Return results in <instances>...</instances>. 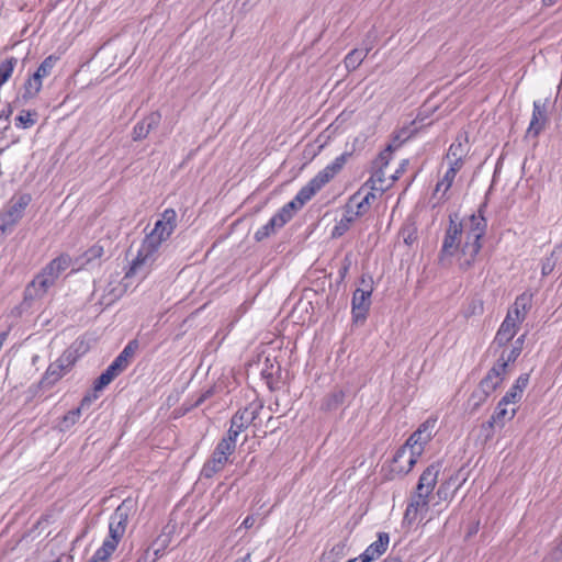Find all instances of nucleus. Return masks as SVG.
Returning <instances> with one entry per match:
<instances>
[{
  "instance_id": "obj_42",
  "label": "nucleus",
  "mask_w": 562,
  "mask_h": 562,
  "mask_svg": "<svg viewBox=\"0 0 562 562\" xmlns=\"http://www.w3.org/2000/svg\"><path fill=\"white\" fill-rule=\"evenodd\" d=\"M127 366L119 359L117 357L113 360V362L106 368L109 372H111L115 378L123 372Z\"/></svg>"
},
{
  "instance_id": "obj_53",
  "label": "nucleus",
  "mask_w": 562,
  "mask_h": 562,
  "mask_svg": "<svg viewBox=\"0 0 562 562\" xmlns=\"http://www.w3.org/2000/svg\"><path fill=\"white\" fill-rule=\"evenodd\" d=\"M559 0H541L543 7H552Z\"/></svg>"
},
{
  "instance_id": "obj_24",
  "label": "nucleus",
  "mask_w": 562,
  "mask_h": 562,
  "mask_svg": "<svg viewBox=\"0 0 562 562\" xmlns=\"http://www.w3.org/2000/svg\"><path fill=\"white\" fill-rule=\"evenodd\" d=\"M71 259L68 255H60L47 263L41 272L44 273L52 281L56 282L61 272L70 266Z\"/></svg>"
},
{
  "instance_id": "obj_34",
  "label": "nucleus",
  "mask_w": 562,
  "mask_h": 562,
  "mask_svg": "<svg viewBox=\"0 0 562 562\" xmlns=\"http://www.w3.org/2000/svg\"><path fill=\"white\" fill-rule=\"evenodd\" d=\"M81 416L80 407L69 411L61 419L59 424L60 431L69 430L74 425L77 424Z\"/></svg>"
},
{
  "instance_id": "obj_2",
  "label": "nucleus",
  "mask_w": 562,
  "mask_h": 562,
  "mask_svg": "<svg viewBox=\"0 0 562 562\" xmlns=\"http://www.w3.org/2000/svg\"><path fill=\"white\" fill-rule=\"evenodd\" d=\"M176 226V211L173 209H166L161 214V218L155 223L153 231L144 238L137 256L125 272L124 279H128L142 271L143 268H149L153 265L161 243L169 238Z\"/></svg>"
},
{
  "instance_id": "obj_14",
  "label": "nucleus",
  "mask_w": 562,
  "mask_h": 562,
  "mask_svg": "<svg viewBox=\"0 0 562 562\" xmlns=\"http://www.w3.org/2000/svg\"><path fill=\"white\" fill-rule=\"evenodd\" d=\"M418 451H414L407 446H402L393 457V471L398 474H407L417 462Z\"/></svg>"
},
{
  "instance_id": "obj_4",
  "label": "nucleus",
  "mask_w": 562,
  "mask_h": 562,
  "mask_svg": "<svg viewBox=\"0 0 562 562\" xmlns=\"http://www.w3.org/2000/svg\"><path fill=\"white\" fill-rule=\"evenodd\" d=\"M409 138V134L406 130H402L398 134H396L391 144L386 146L384 150H382L379 156L372 162V175L369 180L366 181L364 187H369L371 190L379 191L380 193L384 192L389 189L390 186L394 181L400 178L402 172L401 170H396L394 175H390L389 179H386L385 169L389 166L390 160L392 159L393 151L397 149L406 139Z\"/></svg>"
},
{
  "instance_id": "obj_52",
  "label": "nucleus",
  "mask_w": 562,
  "mask_h": 562,
  "mask_svg": "<svg viewBox=\"0 0 562 562\" xmlns=\"http://www.w3.org/2000/svg\"><path fill=\"white\" fill-rule=\"evenodd\" d=\"M348 562H369L366 557L361 553L359 557L350 559Z\"/></svg>"
},
{
  "instance_id": "obj_47",
  "label": "nucleus",
  "mask_w": 562,
  "mask_h": 562,
  "mask_svg": "<svg viewBox=\"0 0 562 562\" xmlns=\"http://www.w3.org/2000/svg\"><path fill=\"white\" fill-rule=\"evenodd\" d=\"M13 109L11 104H7V106L0 112V120L8 121L12 115Z\"/></svg>"
},
{
  "instance_id": "obj_46",
  "label": "nucleus",
  "mask_w": 562,
  "mask_h": 562,
  "mask_svg": "<svg viewBox=\"0 0 562 562\" xmlns=\"http://www.w3.org/2000/svg\"><path fill=\"white\" fill-rule=\"evenodd\" d=\"M125 291H126L125 285H119L116 288L109 290L108 293H109V295H111L110 301H115V300L120 299L124 294Z\"/></svg>"
},
{
  "instance_id": "obj_3",
  "label": "nucleus",
  "mask_w": 562,
  "mask_h": 562,
  "mask_svg": "<svg viewBox=\"0 0 562 562\" xmlns=\"http://www.w3.org/2000/svg\"><path fill=\"white\" fill-rule=\"evenodd\" d=\"M441 465L439 463L430 464L419 476L416 491L411 496L404 513V522L413 525L417 520L423 519L429 505V495L432 493L440 473Z\"/></svg>"
},
{
  "instance_id": "obj_45",
  "label": "nucleus",
  "mask_w": 562,
  "mask_h": 562,
  "mask_svg": "<svg viewBox=\"0 0 562 562\" xmlns=\"http://www.w3.org/2000/svg\"><path fill=\"white\" fill-rule=\"evenodd\" d=\"M528 382H529V374L524 373L517 378V380L515 381L513 386H515L516 389H518V391L524 393V390L527 387Z\"/></svg>"
},
{
  "instance_id": "obj_13",
  "label": "nucleus",
  "mask_w": 562,
  "mask_h": 562,
  "mask_svg": "<svg viewBox=\"0 0 562 562\" xmlns=\"http://www.w3.org/2000/svg\"><path fill=\"white\" fill-rule=\"evenodd\" d=\"M549 99L533 101L532 115L528 127V134L538 136L546 127L548 122Z\"/></svg>"
},
{
  "instance_id": "obj_35",
  "label": "nucleus",
  "mask_w": 562,
  "mask_h": 562,
  "mask_svg": "<svg viewBox=\"0 0 562 562\" xmlns=\"http://www.w3.org/2000/svg\"><path fill=\"white\" fill-rule=\"evenodd\" d=\"M104 255L103 246L95 244L91 246L85 254L82 255V265H90L95 260H99Z\"/></svg>"
},
{
  "instance_id": "obj_30",
  "label": "nucleus",
  "mask_w": 562,
  "mask_h": 562,
  "mask_svg": "<svg viewBox=\"0 0 562 562\" xmlns=\"http://www.w3.org/2000/svg\"><path fill=\"white\" fill-rule=\"evenodd\" d=\"M491 395L492 394L490 392H487L485 389H483V386L479 384L470 395L468 405L471 407L472 412H476Z\"/></svg>"
},
{
  "instance_id": "obj_54",
  "label": "nucleus",
  "mask_w": 562,
  "mask_h": 562,
  "mask_svg": "<svg viewBox=\"0 0 562 562\" xmlns=\"http://www.w3.org/2000/svg\"><path fill=\"white\" fill-rule=\"evenodd\" d=\"M235 562H251L250 553H247L245 557L236 560Z\"/></svg>"
},
{
  "instance_id": "obj_40",
  "label": "nucleus",
  "mask_w": 562,
  "mask_h": 562,
  "mask_svg": "<svg viewBox=\"0 0 562 562\" xmlns=\"http://www.w3.org/2000/svg\"><path fill=\"white\" fill-rule=\"evenodd\" d=\"M114 375L105 370L94 382V390L99 391L109 385L113 380Z\"/></svg>"
},
{
  "instance_id": "obj_25",
  "label": "nucleus",
  "mask_w": 562,
  "mask_h": 562,
  "mask_svg": "<svg viewBox=\"0 0 562 562\" xmlns=\"http://www.w3.org/2000/svg\"><path fill=\"white\" fill-rule=\"evenodd\" d=\"M525 339H526V334H522L520 335L516 340L515 342L513 344L512 348L510 349H504L501 355H499V358L497 360V364H502V363H505V370L508 371V366L509 363H513L516 361V359L519 357V355L521 353L522 351V347H524V342H525Z\"/></svg>"
},
{
  "instance_id": "obj_29",
  "label": "nucleus",
  "mask_w": 562,
  "mask_h": 562,
  "mask_svg": "<svg viewBox=\"0 0 562 562\" xmlns=\"http://www.w3.org/2000/svg\"><path fill=\"white\" fill-rule=\"evenodd\" d=\"M38 113L35 110H22L15 117V126L26 130L34 126L37 122Z\"/></svg>"
},
{
  "instance_id": "obj_43",
  "label": "nucleus",
  "mask_w": 562,
  "mask_h": 562,
  "mask_svg": "<svg viewBox=\"0 0 562 562\" xmlns=\"http://www.w3.org/2000/svg\"><path fill=\"white\" fill-rule=\"evenodd\" d=\"M554 267H555V259L553 258V252H552L551 256L547 257L542 262V267H541L542 276L550 274L553 271Z\"/></svg>"
},
{
  "instance_id": "obj_49",
  "label": "nucleus",
  "mask_w": 562,
  "mask_h": 562,
  "mask_svg": "<svg viewBox=\"0 0 562 562\" xmlns=\"http://www.w3.org/2000/svg\"><path fill=\"white\" fill-rule=\"evenodd\" d=\"M255 524V518L254 516H247L244 521L241 522V526L245 527V528H250L252 527Z\"/></svg>"
},
{
  "instance_id": "obj_28",
  "label": "nucleus",
  "mask_w": 562,
  "mask_h": 562,
  "mask_svg": "<svg viewBox=\"0 0 562 562\" xmlns=\"http://www.w3.org/2000/svg\"><path fill=\"white\" fill-rule=\"evenodd\" d=\"M345 397L346 394L342 390H334L323 398L321 407L327 412L335 411L344 404Z\"/></svg>"
},
{
  "instance_id": "obj_31",
  "label": "nucleus",
  "mask_w": 562,
  "mask_h": 562,
  "mask_svg": "<svg viewBox=\"0 0 562 562\" xmlns=\"http://www.w3.org/2000/svg\"><path fill=\"white\" fill-rule=\"evenodd\" d=\"M42 80L43 79L40 78L38 74H33V76L29 78L24 85L23 98L33 99L36 97L42 89Z\"/></svg>"
},
{
  "instance_id": "obj_51",
  "label": "nucleus",
  "mask_w": 562,
  "mask_h": 562,
  "mask_svg": "<svg viewBox=\"0 0 562 562\" xmlns=\"http://www.w3.org/2000/svg\"><path fill=\"white\" fill-rule=\"evenodd\" d=\"M91 402V398L89 396H85L82 400H81V403H80V411L85 407V406H88Z\"/></svg>"
},
{
  "instance_id": "obj_32",
  "label": "nucleus",
  "mask_w": 562,
  "mask_h": 562,
  "mask_svg": "<svg viewBox=\"0 0 562 562\" xmlns=\"http://www.w3.org/2000/svg\"><path fill=\"white\" fill-rule=\"evenodd\" d=\"M18 64L15 57H10L0 64V87L5 83L12 76V72Z\"/></svg>"
},
{
  "instance_id": "obj_44",
  "label": "nucleus",
  "mask_w": 562,
  "mask_h": 562,
  "mask_svg": "<svg viewBox=\"0 0 562 562\" xmlns=\"http://www.w3.org/2000/svg\"><path fill=\"white\" fill-rule=\"evenodd\" d=\"M111 555L112 554H110L109 552L103 551V549L99 548L88 562H110Z\"/></svg>"
},
{
  "instance_id": "obj_18",
  "label": "nucleus",
  "mask_w": 562,
  "mask_h": 562,
  "mask_svg": "<svg viewBox=\"0 0 562 562\" xmlns=\"http://www.w3.org/2000/svg\"><path fill=\"white\" fill-rule=\"evenodd\" d=\"M469 154L468 138L459 134L453 143L449 146L448 151L443 158V161H451L453 165L464 166L465 158Z\"/></svg>"
},
{
  "instance_id": "obj_20",
  "label": "nucleus",
  "mask_w": 562,
  "mask_h": 562,
  "mask_svg": "<svg viewBox=\"0 0 562 562\" xmlns=\"http://www.w3.org/2000/svg\"><path fill=\"white\" fill-rule=\"evenodd\" d=\"M519 327L520 325L512 322L510 317H505L494 337L493 345L505 348L514 339Z\"/></svg>"
},
{
  "instance_id": "obj_1",
  "label": "nucleus",
  "mask_w": 562,
  "mask_h": 562,
  "mask_svg": "<svg viewBox=\"0 0 562 562\" xmlns=\"http://www.w3.org/2000/svg\"><path fill=\"white\" fill-rule=\"evenodd\" d=\"M486 226L481 210L479 214H473L460 223L450 216L438 255L439 263L443 267L450 266L456 258L462 271L472 268L482 248L481 239L485 235Z\"/></svg>"
},
{
  "instance_id": "obj_55",
  "label": "nucleus",
  "mask_w": 562,
  "mask_h": 562,
  "mask_svg": "<svg viewBox=\"0 0 562 562\" xmlns=\"http://www.w3.org/2000/svg\"><path fill=\"white\" fill-rule=\"evenodd\" d=\"M406 244H411L412 243V236L409 235L407 238L404 239Z\"/></svg>"
},
{
  "instance_id": "obj_36",
  "label": "nucleus",
  "mask_w": 562,
  "mask_h": 562,
  "mask_svg": "<svg viewBox=\"0 0 562 562\" xmlns=\"http://www.w3.org/2000/svg\"><path fill=\"white\" fill-rule=\"evenodd\" d=\"M344 557V546L335 544L329 551L323 553L321 562H339Z\"/></svg>"
},
{
  "instance_id": "obj_50",
  "label": "nucleus",
  "mask_w": 562,
  "mask_h": 562,
  "mask_svg": "<svg viewBox=\"0 0 562 562\" xmlns=\"http://www.w3.org/2000/svg\"><path fill=\"white\" fill-rule=\"evenodd\" d=\"M382 562H402V560L397 555H389Z\"/></svg>"
},
{
  "instance_id": "obj_5",
  "label": "nucleus",
  "mask_w": 562,
  "mask_h": 562,
  "mask_svg": "<svg viewBox=\"0 0 562 562\" xmlns=\"http://www.w3.org/2000/svg\"><path fill=\"white\" fill-rule=\"evenodd\" d=\"M136 501L131 497L125 498L114 510L109 521V536L103 540L100 547L103 551L113 554L119 543L123 539L130 517L136 512Z\"/></svg>"
},
{
  "instance_id": "obj_23",
  "label": "nucleus",
  "mask_w": 562,
  "mask_h": 562,
  "mask_svg": "<svg viewBox=\"0 0 562 562\" xmlns=\"http://www.w3.org/2000/svg\"><path fill=\"white\" fill-rule=\"evenodd\" d=\"M509 405L510 404H503V400H499L493 415L487 422L488 427L493 428L497 426L499 428H503L507 422L512 420L515 417L517 413V407L513 405L512 407H509Z\"/></svg>"
},
{
  "instance_id": "obj_33",
  "label": "nucleus",
  "mask_w": 562,
  "mask_h": 562,
  "mask_svg": "<svg viewBox=\"0 0 562 562\" xmlns=\"http://www.w3.org/2000/svg\"><path fill=\"white\" fill-rule=\"evenodd\" d=\"M355 216L351 213L344 214L339 222L335 225L331 232L333 237L342 236L349 228L351 223L355 221Z\"/></svg>"
},
{
  "instance_id": "obj_15",
  "label": "nucleus",
  "mask_w": 562,
  "mask_h": 562,
  "mask_svg": "<svg viewBox=\"0 0 562 562\" xmlns=\"http://www.w3.org/2000/svg\"><path fill=\"white\" fill-rule=\"evenodd\" d=\"M447 164V170L443 177L437 182L434 195L438 199V203L448 200L447 192L452 187L457 173L462 169L461 165H453L451 161H443Z\"/></svg>"
},
{
  "instance_id": "obj_56",
  "label": "nucleus",
  "mask_w": 562,
  "mask_h": 562,
  "mask_svg": "<svg viewBox=\"0 0 562 562\" xmlns=\"http://www.w3.org/2000/svg\"><path fill=\"white\" fill-rule=\"evenodd\" d=\"M558 550L560 551V553L562 555V543L559 546Z\"/></svg>"
},
{
  "instance_id": "obj_7",
  "label": "nucleus",
  "mask_w": 562,
  "mask_h": 562,
  "mask_svg": "<svg viewBox=\"0 0 562 562\" xmlns=\"http://www.w3.org/2000/svg\"><path fill=\"white\" fill-rule=\"evenodd\" d=\"M349 153H344L336 157L335 160L321 170L314 178H312L306 186L302 187L299 191L300 199L308 202L325 184H327L346 165Z\"/></svg>"
},
{
  "instance_id": "obj_38",
  "label": "nucleus",
  "mask_w": 562,
  "mask_h": 562,
  "mask_svg": "<svg viewBox=\"0 0 562 562\" xmlns=\"http://www.w3.org/2000/svg\"><path fill=\"white\" fill-rule=\"evenodd\" d=\"M137 348H138L137 341L132 340L124 347V349L120 352L117 358L121 359L125 363V366H128L130 361L133 358V356L135 355Z\"/></svg>"
},
{
  "instance_id": "obj_37",
  "label": "nucleus",
  "mask_w": 562,
  "mask_h": 562,
  "mask_svg": "<svg viewBox=\"0 0 562 562\" xmlns=\"http://www.w3.org/2000/svg\"><path fill=\"white\" fill-rule=\"evenodd\" d=\"M57 61V58L54 57L53 55L46 57L42 63L41 65L38 66V68L36 69V71L34 74H38L40 75V78H45L47 76L50 75L52 72V69L54 68L55 64Z\"/></svg>"
},
{
  "instance_id": "obj_57",
  "label": "nucleus",
  "mask_w": 562,
  "mask_h": 562,
  "mask_svg": "<svg viewBox=\"0 0 562 562\" xmlns=\"http://www.w3.org/2000/svg\"><path fill=\"white\" fill-rule=\"evenodd\" d=\"M52 562H61L60 560H55V561H52Z\"/></svg>"
},
{
  "instance_id": "obj_48",
  "label": "nucleus",
  "mask_w": 562,
  "mask_h": 562,
  "mask_svg": "<svg viewBox=\"0 0 562 562\" xmlns=\"http://www.w3.org/2000/svg\"><path fill=\"white\" fill-rule=\"evenodd\" d=\"M449 488V485L448 483L447 484H441L437 491V495L439 498H447V491Z\"/></svg>"
},
{
  "instance_id": "obj_21",
  "label": "nucleus",
  "mask_w": 562,
  "mask_h": 562,
  "mask_svg": "<svg viewBox=\"0 0 562 562\" xmlns=\"http://www.w3.org/2000/svg\"><path fill=\"white\" fill-rule=\"evenodd\" d=\"M507 370H505V363L497 364L495 363L486 373V375L480 381V385L483 386L487 392L493 394V392L503 383L505 376L507 374Z\"/></svg>"
},
{
  "instance_id": "obj_19",
  "label": "nucleus",
  "mask_w": 562,
  "mask_h": 562,
  "mask_svg": "<svg viewBox=\"0 0 562 562\" xmlns=\"http://www.w3.org/2000/svg\"><path fill=\"white\" fill-rule=\"evenodd\" d=\"M54 284L55 282L52 281V279L38 272L25 289V300L33 301L42 299Z\"/></svg>"
},
{
  "instance_id": "obj_22",
  "label": "nucleus",
  "mask_w": 562,
  "mask_h": 562,
  "mask_svg": "<svg viewBox=\"0 0 562 562\" xmlns=\"http://www.w3.org/2000/svg\"><path fill=\"white\" fill-rule=\"evenodd\" d=\"M161 115L159 112L149 113L134 126L132 132L133 139L137 142L146 138L159 125Z\"/></svg>"
},
{
  "instance_id": "obj_8",
  "label": "nucleus",
  "mask_w": 562,
  "mask_h": 562,
  "mask_svg": "<svg viewBox=\"0 0 562 562\" xmlns=\"http://www.w3.org/2000/svg\"><path fill=\"white\" fill-rule=\"evenodd\" d=\"M77 342L72 344L68 349H66L60 357L52 362L42 380V383L47 385H53L58 382L76 363L78 359V350L76 347Z\"/></svg>"
},
{
  "instance_id": "obj_6",
  "label": "nucleus",
  "mask_w": 562,
  "mask_h": 562,
  "mask_svg": "<svg viewBox=\"0 0 562 562\" xmlns=\"http://www.w3.org/2000/svg\"><path fill=\"white\" fill-rule=\"evenodd\" d=\"M305 203L306 201L302 198L300 199V193L297 192L296 195L289 203L284 204L267 224L261 226L255 233V239L257 241H261L274 234L277 229L283 227L290 220H292L294 214L301 210Z\"/></svg>"
},
{
  "instance_id": "obj_11",
  "label": "nucleus",
  "mask_w": 562,
  "mask_h": 562,
  "mask_svg": "<svg viewBox=\"0 0 562 562\" xmlns=\"http://www.w3.org/2000/svg\"><path fill=\"white\" fill-rule=\"evenodd\" d=\"M436 426V419H427L425 420L418 429L411 435V437L405 442V446L411 448L414 451H418V454L422 456L424 451V447L430 441L432 438V431Z\"/></svg>"
},
{
  "instance_id": "obj_27",
  "label": "nucleus",
  "mask_w": 562,
  "mask_h": 562,
  "mask_svg": "<svg viewBox=\"0 0 562 562\" xmlns=\"http://www.w3.org/2000/svg\"><path fill=\"white\" fill-rule=\"evenodd\" d=\"M373 45L372 43H369L366 45L363 49L355 48L351 52H349L345 59L344 64L348 71L356 70L364 60L369 52L372 49Z\"/></svg>"
},
{
  "instance_id": "obj_41",
  "label": "nucleus",
  "mask_w": 562,
  "mask_h": 562,
  "mask_svg": "<svg viewBox=\"0 0 562 562\" xmlns=\"http://www.w3.org/2000/svg\"><path fill=\"white\" fill-rule=\"evenodd\" d=\"M241 431L236 429V427L233 426L231 423L229 429L225 437H223L220 441H226V443H229L232 448L236 449V440Z\"/></svg>"
},
{
  "instance_id": "obj_10",
  "label": "nucleus",
  "mask_w": 562,
  "mask_h": 562,
  "mask_svg": "<svg viewBox=\"0 0 562 562\" xmlns=\"http://www.w3.org/2000/svg\"><path fill=\"white\" fill-rule=\"evenodd\" d=\"M235 452V449L226 443V441H218L211 458L204 463L202 468V475L211 479L216 473L221 472L225 465L229 462L231 456Z\"/></svg>"
},
{
  "instance_id": "obj_16",
  "label": "nucleus",
  "mask_w": 562,
  "mask_h": 562,
  "mask_svg": "<svg viewBox=\"0 0 562 562\" xmlns=\"http://www.w3.org/2000/svg\"><path fill=\"white\" fill-rule=\"evenodd\" d=\"M532 304V294L528 292H524L518 295L512 305V307L507 311L505 317H510L512 322H515L518 325L526 319V316L531 308Z\"/></svg>"
},
{
  "instance_id": "obj_12",
  "label": "nucleus",
  "mask_w": 562,
  "mask_h": 562,
  "mask_svg": "<svg viewBox=\"0 0 562 562\" xmlns=\"http://www.w3.org/2000/svg\"><path fill=\"white\" fill-rule=\"evenodd\" d=\"M263 408L262 403L252 402L246 407L238 409L232 417L231 423L236 429L241 432L247 429V427L252 424L259 416L261 409Z\"/></svg>"
},
{
  "instance_id": "obj_9",
  "label": "nucleus",
  "mask_w": 562,
  "mask_h": 562,
  "mask_svg": "<svg viewBox=\"0 0 562 562\" xmlns=\"http://www.w3.org/2000/svg\"><path fill=\"white\" fill-rule=\"evenodd\" d=\"M361 288L356 289L352 295V317L356 323L363 322L367 318L371 305V294L373 291L372 279L369 277L368 280L363 276L361 278Z\"/></svg>"
},
{
  "instance_id": "obj_17",
  "label": "nucleus",
  "mask_w": 562,
  "mask_h": 562,
  "mask_svg": "<svg viewBox=\"0 0 562 562\" xmlns=\"http://www.w3.org/2000/svg\"><path fill=\"white\" fill-rule=\"evenodd\" d=\"M364 188L366 187L363 186L359 192L353 194L347 205V213H351L355 217L364 215L369 211L372 201L376 199V191L370 189V191H368L364 196L359 200L361 191Z\"/></svg>"
},
{
  "instance_id": "obj_39",
  "label": "nucleus",
  "mask_w": 562,
  "mask_h": 562,
  "mask_svg": "<svg viewBox=\"0 0 562 562\" xmlns=\"http://www.w3.org/2000/svg\"><path fill=\"white\" fill-rule=\"evenodd\" d=\"M522 397V392L518 391L515 386H512L506 394L502 397L503 404H510L515 406Z\"/></svg>"
},
{
  "instance_id": "obj_26",
  "label": "nucleus",
  "mask_w": 562,
  "mask_h": 562,
  "mask_svg": "<svg viewBox=\"0 0 562 562\" xmlns=\"http://www.w3.org/2000/svg\"><path fill=\"white\" fill-rule=\"evenodd\" d=\"M389 542V533L380 532L378 539L374 542H372L362 554L369 562L376 560L386 551Z\"/></svg>"
}]
</instances>
